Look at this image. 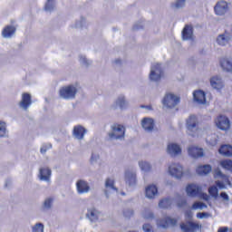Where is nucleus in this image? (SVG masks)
I'll return each mask as SVG.
<instances>
[{
	"label": "nucleus",
	"instance_id": "obj_8",
	"mask_svg": "<svg viewBox=\"0 0 232 232\" xmlns=\"http://www.w3.org/2000/svg\"><path fill=\"white\" fill-rule=\"evenodd\" d=\"M162 75H164V72L162 71V68L160 67V63H156L153 66V69L150 72V81H160L162 78Z\"/></svg>",
	"mask_w": 232,
	"mask_h": 232
},
{
	"label": "nucleus",
	"instance_id": "obj_19",
	"mask_svg": "<svg viewBox=\"0 0 232 232\" xmlns=\"http://www.w3.org/2000/svg\"><path fill=\"white\" fill-rule=\"evenodd\" d=\"M167 151L169 155H180L182 153V149H180V146L178 144L170 143L168 145Z\"/></svg>",
	"mask_w": 232,
	"mask_h": 232
},
{
	"label": "nucleus",
	"instance_id": "obj_50",
	"mask_svg": "<svg viewBox=\"0 0 232 232\" xmlns=\"http://www.w3.org/2000/svg\"><path fill=\"white\" fill-rule=\"evenodd\" d=\"M220 197H221V198H223V200H226L227 202L229 201V196L227 195V193L221 192Z\"/></svg>",
	"mask_w": 232,
	"mask_h": 232
},
{
	"label": "nucleus",
	"instance_id": "obj_29",
	"mask_svg": "<svg viewBox=\"0 0 232 232\" xmlns=\"http://www.w3.org/2000/svg\"><path fill=\"white\" fill-rule=\"evenodd\" d=\"M171 204H173V199L169 198H166L160 201L159 206L160 208H171Z\"/></svg>",
	"mask_w": 232,
	"mask_h": 232
},
{
	"label": "nucleus",
	"instance_id": "obj_58",
	"mask_svg": "<svg viewBox=\"0 0 232 232\" xmlns=\"http://www.w3.org/2000/svg\"><path fill=\"white\" fill-rule=\"evenodd\" d=\"M204 104H205V106H206V104H208V102L206 100V92H204Z\"/></svg>",
	"mask_w": 232,
	"mask_h": 232
},
{
	"label": "nucleus",
	"instance_id": "obj_42",
	"mask_svg": "<svg viewBox=\"0 0 232 232\" xmlns=\"http://www.w3.org/2000/svg\"><path fill=\"white\" fill-rule=\"evenodd\" d=\"M184 5H186V0H177L176 5H174V6L176 8H182Z\"/></svg>",
	"mask_w": 232,
	"mask_h": 232
},
{
	"label": "nucleus",
	"instance_id": "obj_35",
	"mask_svg": "<svg viewBox=\"0 0 232 232\" xmlns=\"http://www.w3.org/2000/svg\"><path fill=\"white\" fill-rule=\"evenodd\" d=\"M33 232H44V225L43 223H37L33 227Z\"/></svg>",
	"mask_w": 232,
	"mask_h": 232
},
{
	"label": "nucleus",
	"instance_id": "obj_31",
	"mask_svg": "<svg viewBox=\"0 0 232 232\" xmlns=\"http://www.w3.org/2000/svg\"><path fill=\"white\" fill-rule=\"evenodd\" d=\"M208 193L210 197H213V198H218V188H217V186L209 187Z\"/></svg>",
	"mask_w": 232,
	"mask_h": 232
},
{
	"label": "nucleus",
	"instance_id": "obj_62",
	"mask_svg": "<svg viewBox=\"0 0 232 232\" xmlns=\"http://www.w3.org/2000/svg\"><path fill=\"white\" fill-rule=\"evenodd\" d=\"M204 208H208V205L205 204V205H204Z\"/></svg>",
	"mask_w": 232,
	"mask_h": 232
},
{
	"label": "nucleus",
	"instance_id": "obj_15",
	"mask_svg": "<svg viewBox=\"0 0 232 232\" xmlns=\"http://www.w3.org/2000/svg\"><path fill=\"white\" fill-rule=\"evenodd\" d=\"M188 155L193 159H198L204 157V150L196 146H191L188 148Z\"/></svg>",
	"mask_w": 232,
	"mask_h": 232
},
{
	"label": "nucleus",
	"instance_id": "obj_41",
	"mask_svg": "<svg viewBox=\"0 0 232 232\" xmlns=\"http://www.w3.org/2000/svg\"><path fill=\"white\" fill-rule=\"evenodd\" d=\"M204 208V202H195L192 205V209H202Z\"/></svg>",
	"mask_w": 232,
	"mask_h": 232
},
{
	"label": "nucleus",
	"instance_id": "obj_56",
	"mask_svg": "<svg viewBox=\"0 0 232 232\" xmlns=\"http://www.w3.org/2000/svg\"><path fill=\"white\" fill-rule=\"evenodd\" d=\"M208 198H209V196L205 193V194H204V200H205V202L208 201Z\"/></svg>",
	"mask_w": 232,
	"mask_h": 232
},
{
	"label": "nucleus",
	"instance_id": "obj_32",
	"mask_svg": "<svg viewBox=\"0 0 232 232\" xmlns=\"http://www.w3.org/2000/svg\"><path fill=\"white\" fill-rule=\"evenodd\" d=\"M139 165L142 171H151V165L148 161H140Z\"/></svg>",
	"mask_w": 232,
	"mask_h": 232
},
{
	"label": "nucleus",
	"instance_id": "obj_46",
	"mask_svg": "<svg viewBox=\"0 0 232 232\" xmlns=\"http://www.w3.org/2000/svg\"><path fill=\"white\" fill-rule=\"evenodd\" d=\"M221 179L224 180L223 184H227V186H232L231 180H229V177H227V175H225Z\"/></svg>",
	"mask_w": 232,
	"mask_h": 232
},
{
	"label": "nucleus",
	"instance_id": "obj_47",
	"mask_svg": "<svg viewBox=\"0 0 232 232\" xmlns=\"http://www.w3.org/2000/svg\"><path fill=\"white\" fill-rule=\"evenodd\" d=\"M211 165H204V175H208V173H211Z\"/></svg>",
	"mask_w": 232,
	"mask_h": 232
},
{
	"label": "nucleus",
	"instance_id": "obj_51",
	"mask_svg": "<svg viewBox=\"0 0 232 232\" xmlns=\"http://www.w3.org/2000/svg\"><path fill=\"white\" fill-rule=\"evenodd\" d=\"M188 204V202L186 201V199H182L181 201L178 202V208H184V206H186Z\"/></svg>",
	"mask_w": 232,
	"mask_h": 232
},
{
	"label": "nucleus",
	"instance_id": "obj_12",
	"mask_svg": "<svg viewBox=\"0 0 232 232\" xmlns=\"http://www.w3.org/2000/svg\"><path fill=\"white\" fill-rule=\"evenodd\" d=\"M183 41H193V26L186 24L181 33Z\"/></svg>",
	"mask_w": 232,
	"mask_h": 232
},
{
	"label": "nucleus",
	"instance_id": "obj_60",
	"mask_svg": "<svg viewBox=\"0 0 232 232\" xmlns=\"http://www.w3.org/2000/svg\"><path fill=\"white\" fill-rule=\"evenodd\" d=\"M228 232H232V228H228Z\"/></svg>",
	"mask_w": 232,
	"mask_h": 232
},
{
	"label": "nucleus",
	"instance_id": "obj_24",
	"mask_svg": "<svg viewBox=\"0 0 232 232\" xmlns=\"http://www.w3.org/2000/svg\"><path fill=\"white\" fill-rule=\"evenodd\" d=\"M125 178L128 180L129 186H133V184H137V174H135V172L127 170L125 172Z\"/></svg>",
	"mask_w": 232,
	"mask_h": 232
},
{
	"label": "nucleus",
	"instance_id": "obj_5",
	"mask_svg": "<svg viewBox=\"0 0 232 232\" xmlns=\"http://www.w3.org/2000/svg\"><path fill=\"white\" fill-rule=\"evenodd\" d=\"M111 130H112V133L109 134L111 139H122V137H124V133L126 131L124 125L115 123L111 127Z\"/></svg>",
	"mask_w": 232,
	"mask_h": 232
},
{
	"label": "nucleus",
	"instance_id": "obj_48",
	"mask_svg": "<svg viewBox=\"0 0 232 232\" xmlns=\"http://www.w3.org/2000/svg\"><path fill=\"white\" fill-rule=\"evenodd\" d=\"M151 230H152L151 225H150V224H144L143 225V231L151 232Z\"/></svg>",
	"mask_w": 232,
	"mask_h": 232
},
{
	"label": "nucleus",
	"instance_id": "obj_1",
	"mask_svg": "<svg viewBox=\"0 0 232 232\" xmlns=\"http://www.w3.org/2000/svg\"><path fill=\"white\" fill-rule=\"evenodd\" d=\"M186 128L188 134L191 137H195L200 133V126L198 122V118L195 115H190L188 119L186 121Z\"/></svg>",
	"mask_w": 232,
	"mask_h": 232
},
{
	"label": "nucleus",
	"instance_id": "obj_61",
	"mask_svg": "<svg viewBox=\"0 0 232 232\" xmlns=\"http://www.w3.org/2000/svg\"><path fill=\"white\" fill-rule=\"evenodd\" d=\"M91 160L93 161V156H92Z\"/></svg>",
	"mask_w": 232,
	"mask_h": 232
},
{
	"label": "nucleus",
	"instance_id": "obj_54",
	"mask_svg": "<svg viewBox=\"0 0 232 232\" xmlns=\"http://www.w3.org/2000/svg\"><path fill=\"white\" fill-rule=\"evenodd\" d=\"M209 217H211L210 213L204 212V218H209Z\"/></svg>",
	"mask_w": 232,
	"mask_h": 232
},
{
	"label": "nucleus",
	"instance_id": "obj_7",
	"mask_svg": "<svg viewBox=\"0 0 232 232\" xmlns=\"http://www.w3.org/2000/svg\"><path fill=\"white\" fill-rule=\"evenodd\" d=\"M202 226L200 224L195 223L193 221H188L187 223H181L180 228L184 232H195L201 229Z\"/></svg>",
	"mask_w": 232,
	"mask_h": 232
},
{
	"label": "nucleus",
	"instance_id": "obj_39",
	"mask_svg": "<svg viewBox=\"0 0 232 232\" xmlns=\"http://www.w3.org/2000/svg\"><path fill=\"white\" fill-rule=\"evenodd\" d=\"M48 150H52V145L50 143L44 144L42 148L40 149V152L42 154H44L48 151Z\"/></svg>",
	"mask_w": 232,
	"mask_h": 232
},
{
	"label": "nucleus",
	"instance_id": "obj_44",
	"mask_svg": "<svg viewBox=\"0 0 232 232\" xmlns=\"http://www.w3.org/2000/svg\"><path fill=\"white\" fill-rule=\"evenodd\" d=\"M196 173H198V175H204V165H199L196 169Z\"/></svg>",
	"mask_w": 232,
	"mask_h": 232
},
{
	"label": "nucleus",
	"instance_id": "obj_30",
	"mask_svg": "<svg viewBox=\"0 0 232 232\" xmlns=\"http://www.w3.org/2000/svg\"><path fill=\"white\" fill-rule=\"evenodd\" d=\"M220 166L224 168V169H227L228 171H232V160H226L220 162Z\"/></svg>",
	"mask_w": 232,
	"mask_h": 232
},
{
	"label": "nucleus",
	"instance_id": "obj_36",
	"mask_svg": "<svg viewBox=\"0 0 232 232\" xmlns=\"http://www.w3.org/2000/svg\"><path fill=\"white\" fill-rule=\"evenodd\" d=\"M6 135V123L0 121V137Z\"/></svg>",
	"mask_w": 232,
	"mask_h": 232
},
{
	"label": "nucleus",
	"instance_id": "obj_28",
	"mask_svg": "<svg viewBox=\"0 0 232 232\" xmlns=\"http://www.w3.org/2000/svg\"><path fill=\"white\" fill-rule=\"evenodd\" d=\"M100 216H101V212L97 211V209L95 208L88 210L87 217L92 222H95V220H99Z\"/></svg>",
	"mask_w": 232,
	"mask_h": 232
},
{
	"label": "nucleus",
	"instance_id": "obj_43",
	"mask_svg": "<svg viewBox=\"0 0 232 232\" xmlns=\"http://www.w3.org/2000/svg\"><path fill=\"white\" fill-rule=\"evenodd\" d=\"M216 186L219 188V189H226V184L223 181L218 180L216 181Z\"/></svg>",
	"mask_w": 232,
	"mask_h": 232
},
{
	"label": "nucleus",
	"instance_id": "obj_20",
	"mask_svg": "<svg viewBox=\"0 0 232 232\" xmlns=\"http://www.w3.org/2000/svg\"><path fill=\"white\" fill-rule=\"evenodd\" d=\"M159 193V189L155 185H150L145 189V195L147 198H155V195Z\"/></svg>",
	"mask_w": 232,
	"mask_h": 232
},
{
	"label": "nucleus",
	"instance_id": "obj_23",
	"mask_svg": "<svg viewBox=\"0 0 232 232\" xmlns=\"http://www.w3.org/2000/svg\"><path fill=\"white\" fill-rule=\"evenodd\" d=\"M52 177V169L48 167L40 169V180H50Z\"/></svg>",
	"mask_w": 232,
	"mask_h": 232
},
{
	"label": "nucleus",
	"instance_id": "obj_26",
	"mask_svg": "<svg viewBox=\"0 0 232 232\" xmlns=\"http://www.w3.org/2000/svg\"><path fill=\"white\" fill-rule=\"evenodd\" d=\"M15 26L6 25L2 31V35L5 38L12 37L15 34Z\"/></svg>",
	"mask_w": 232,
	"mask_h": 232
},
{
	"label": "nucleus",
	"instance_id": "obj_33",
	"mask_svg": "<svg viewBox=\"0 0 232 232\" xmlns=\"http://www.w3.org/2000/svg\"><path fill=\"white\" fill-rule=\"evenodd\" d=\"M116 103L120 106L121 110H124L128 106V102H126V99L124 97L118 98Z\"/></svg>",
	"mask_w": 232,
	"mask_h": 232
},
{
	"label": "nucleus",
	"instance_id": "obj_53",
	"mask_svg": "<svg viewBox=\"0 0 232 232\" xmlns=\"http://www.w3.org/2000/svg\"><path fill=\"white\" fill-rule=\"evenodd\" d=\"M198 218H204V212H199L197 214Z\"/></svg>",
	"mask_w": 232,
	"mask_h": 232
},
{
	"label": "nucleus",
	"instance_id": "obj_13",
	"mask_svg": "<svg viewBox=\"0 0 232 232\" xmlns=\"http://www.w3.org/2000/svg\"><path fill=\"white\" fill-rule=\"evenodd\" d=\"M32 104V96L28 92H24L22 95V100L19 103L20 108L24 110H28Z\"/></svg>",
	"mask_w": 232,
	"mask_h": 232
},
{
	"label": "nucleus",
	"instance_id": "obj_11",
	"mask_svg": "<svg viewBox=\"0 0 232 232\" xmlns=\"http://www.w3.org/2000/svg\"><path fill=\"white\" fill-rule=\"evenodd\" d=\"M227 10H229V6L226 1L218 2L214 7L217 15H225L227 13Z\"/></svg>",
	"mask_w": 232,
	"mask_h": 232
},
{
	"label": "nucleus",
	"instance_id": "obj_27",
	"mask_svg": "<svg viewBox=\"0 0 232 232\" xmlns=\"http://www.w3.org/2000/svg\"><path fill=\"white\" fill-rule=\"evenodd\" d=\"M194 102L198 104H204V91L198 90L193 92Z\"/></svg>",
	"mask_w": 232,
	"mask_h": 232
},
{
	"label": "nucleus",
	"instance_id": "obj_34",
	"mask_svg": "<svg viewBox=\"0 0 232 232\" xmlns=\"http://www.w3.org/2000/svg\"><path fill=\"white\" fill-rule=\"evenodd\" d=\"M105 187L106 188H111V189H114L117 191V188H115V181L111 179H107L105 181Z\"/></svg>",
	"mask_w": 232,
	"mask_h": 232
},
{
	"label": "nucleus",
	"instance_id": "obj_6",
	"mask_svg": "<svg viewBox=\"0 0 232 232\" xmlns=\"http://www.w3.org/2000/svg\"><path fill=\"white\" fill-rule=\"evenodd\" d=\"M216 125L222 131H227L231 128V121L228 117L220 115L216 121Z\"/></svg>",
	"mask_w": 232,
	"mask_h": 232
},
{
	"label": "nucleus",
	"instance_id": "obj_9",
	"mask_svg": "<svg viewBox=\"0 0 232 232\" xmlns=\"http://www.w3.org/2000/svg\"><path fill=\"white\" fill-rule=\"evenodd\" d=\"M169 173L176 179H182L184 172L180 164L173 163L169 167Z\"/></svg>",
	"mask_w": 232,
	"mask_h": 232
},
{
	"label": "nucleus",
	"instance_id": "obj_25",
	"mask_svg": "<svg viewBox=\"0 0 232 232\" xmlns=\"http://www.w3.org/2000/svg\"><path fill=\"white\" fill-rule=\"evenodd\" d=\"M220 155L224 157H232V146L231 145H222L218 150Z\"/></svg>",
	"mask_w": 232,
	"mask_h": 232
},
{
	"label": "nucleus",
	"instance_id": "obj_10",
	"mask_svg": "<svg viewBox=\"0 0 232 232\" xmlns=\"http://www.w3.org/2000/svg\"><path fill=\"white\" fill-rule=\"evenodd\" d=\"M179 222V220H177V218H171L170 217H166L162 219H158V226H160V227H175L177 226V223Z\"/></svg>",
	"mask_w": 232,
	"mask_h": 232
},
{
	"label": "nucleus",
	"instance_id": "obj_4",
	"mask_svg": "<svg viewBox=\"0 0 232 232\" xmlns=\"http://www.w3.org/2000/svg\"><path fill=\"white\" fill-rule=\"evenodd\" d=\"M187 195L188 197H200L204 198V192H202V187L195 184H188L186 188Z\"/></svg>",
	"mask_w": 232,
	"mask_h": 232
},
{
	"label": "nucleus",
	"instance_id": "obj_16",
	"mask_svg": "<svg viewBox=\"0 0 232 232\" xmlns=\"http://www.w3.org/2000/svg\"><path fill=\"white\" fill-rule=\"evenodd\" d=\"M210 85L214 90H222L224 88V81L220 76H214L210 79Z\"/></svg>",
	"mask_w": 232,
	"mask_h": 232
},
{
	"label": "nucleus",
	"instance_id": "obj_14",
	"mask_svg": "<svg viewBox=\"0 0 232 232\" xmlns=\"http://www.w3.org/2000/svg\"><path fill=\"white\" fill-rule=\"evenodd\" d=\"M229 41H231V34L227 32L219 34L217 38V43L219 46H226L229 44Z\"/></svg>",
	"mask_w": 232,
	"mask_h": 232
},
{
	"label": "nucleus",
	"instance_id": "obj_21",
	"mask_svg": "<svg viewBox=\"0 0 232 232\" xmlns=\"http://www.w3.org/2000/svg\"><path fill=\"white\" fill-rule=\"evenodd\" d=\"M76 188L78 193H88L90 191V186L88 185V182L84 180H79L76 183Z\"/></svg>",
	"mask_w": 232,
	"mask_h": 232
},
{
	"label": "nucleus",
	"instance_id": "obj_49",
	"mask_svg": "<svg viewBox=\"0 0 232 232\" xmlns=\"http://www.w3.org/2000/svg\"><path fill=\"white\" fill-rule=\"evenodd\" d=\"M185 217L186 218H188V220H191V218H193V212H191V210H187L185 212Z\"/></svg>",
	"mask_w": 232,
	"mask_h": 232
},
{
	"label": "nucleus",
	"instance_id": "obj_22",
	"mask_svg": "<svg viewBox=\"0 0 232 232\" xmlns=\"http://www.w3.org/2000/svg\"><path fill=\"white\" fill-rule=\"evenodd\" d=\"M85 133H86V129H84V127L81 125L75 126L73 129L74 137H76V139H79L80 140L84 139Z\"/></svg>",
	"mask_w": 232,
	"mask_h": 232
},
{
	"label": "nucleus",
	"instance_id": "obj_57",
	"mask_svg": "<svg viewBox=\"0 0 232 232\" xmlns=\"http://www.w3.org/2000/svg\"><path fill=\"white\" fill-rule=\"evenodd\" d=\"M145 218H153V213H150L149 216H145Z\"/></svg>",
	"mask_w": 232,
	"mask_h": 232
},
{
	"label": "nucleus",
	"instance_id": "obj_18",
	"mask_svg": "<svg viewBox=\"0 0 232 232\" xmlns=\"http://www.w3.org/2000/svg\"><path fill=\"white\" fill-rule=\"evenodd\" d=\"M220 66L224 72H232V59L231 58H222L220 60Z\"/></svg>",
	"mask_w": 232,
	"mask_h": 232
},
{
	"label": "nucleus",
	"instance_id": "obj_59",
	"mask_svg": "<svg viewBox=\"0 0 232 232\" xmlns=\"http://www.w3.org/2000/svg\"><path fill=\"white\" fill-rule=\"evenodd\" d=\"M115 63L116 64H119V63H121V60H116Z\"/></svg>",
	"mask_w": 232,
	"mask_h": 232
},
{
	"label": "nucleus",
	"instance_id": "obj_40",
	"mask_svg": "<svg viewBox=\"0 0 232 232\" xmlns=\"http://www.w3.org/2000/svg\"><path fill=\"white\" fill-rule=\"evenodd\" d=\"M52 202H53V198H52L45 199V201L44 203V208L45 209H50V208H52Z\"/></svg>",
	"mask_w": 232,
	"mask_h": 232
},
{
	"label": "nucleus",
	"instance_id": "obj_52",
	"mask_svg": "<svg viewBox=\"0 0 232 232\" xmlns=\"http://www.w3.org/2000/svg\"><path fill=\"white\" fill-rule=\"evenodd\" d=\"M228 231H229V227H220L218 229V232H228Z\"/></svg>",
	"mask_w": 232,
	"mask_h": 232
},
{
	"label": "nucleus",
	"instance_id": "obj_2",
	"mask_svg": "<svg viewBox=\"0 0 232 232\" xmlns=\"http://www.w3.org/2000/svg\"><path fill=\"white\" fill-rule=\"evenodd\" d=\"M59 95L63 99H75V95H77V88L73 85L63 86L60 89Z\"/></svg>",
	"mask_w": 232,
	"mask_h": 232
},
{
	"label": "nucleus",
	"instance_id": "obj_3",
	"mask_svg": "<svg viewBox=\"0 0 232 232\" xmlns=\"http://www.w3.org/2000/svg\"><path fill=\"white\" fill-rule=\"evenodd\" d=\"M180 102V97L169 92L163 98L162 103L166 106V108H175Z\"/></svg>",
	"mask_w": 232,
	"mask_h": 232
},
{
	"label": "nucleus",
	"instance_id": "obj_17",
	"mask_svg": "<svg viewBox=\"0 0 232 232\" xmlns=\"http://www.w3.org/2000/svg\"><path fill=\"white\" fill-rule=\"evenodd\" d=\"M141 126L145 131H153L155 128V121L151 118H144L141 121Z\"/></svg>",
	"mask_w": 232,
	"mask_h": 232
},
{
	"label": "nucleus",
	"instance_id": "obj_55",
	"mask_svg": "<svg viewBox=\"0 0 232 232\" xmlns=\"http://www.w3.org/2000/svg\"><path fill=\"white\" fill-rule=\"evenodd\" d=\"M140 108H146L147 110H151V105H149V106L140 105Z\"/></svg>",
	"mask_w": 232,
	"mask_h": 232
},
{
	"label": "nucleus",
	"instance_id": "obj_45",
	"mask_svg": "<svg viewBox=\"0 0 232 232\" xmlns=\"http://www.w3.org/2000/svg\"><path fill=\"white\" fill-rule=\"evenodd\" d=\"M123 216L126 218H130V217H133V210H124L123 211Z\"/></svg>",
	"mask_w": 232,
	"mask_h": 232
},
{
	"label": "nucleus",
	"instance_id": "obj_38",
	"mask_svg": "<svg viewBox=\"0 0 232 232\" xmlns=\"http://www.w3.org/2000/svg\"><path fill=\"white\" fill-rule=\"evenodd\" d=\"M44 10L46 12H51V10H53V2L52 0H47Z\"/></svg>",
	"mask_w": 232,
	"mask_h": 232
},
{
	"label": "nucleus",
	"instance_id": "obj_37",
	"mask_svg": "<svg viewBox=\"0 0 232 232\" xmlns=\"http://www.w3.org/2000/svg\"><path fill=\"white\" fill-rule=\"evenodd\" d=\"M226 176V174L222 173V170L219 169H216L214 171V179H222Z\"/></svg>",
	"mask_w": 232,
	"mask_h": 232
}]
</instances>
